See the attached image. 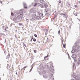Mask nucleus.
Masks as SVG:
<instances>
[{
  "mask_svg": "<svg viewBox=\"0 0 80 80\" xmlns=\"http://www.w3.org/2000/svg\"><path fill=\"white\" fill-rule=\"evenodd\" d=\"M41 8H43V6L42 5L41 6Z\"/></svg>",
  "mask_w": 80,
  "mask_h": 80,
  "instance_id": "41",
  "label": "nucleus"
},
{
  "mask_svg": "<svg viewBox=\"0 0 80 80\" xmlns=\"http://www.w3.org/2000/svg\"><path fill=\"white\" fill-rule=\"evenodd\" d=\"M43 77L44 78H47L48 77V75H47V74H45L43 76Z\"/></svg>",
  "mask_w": 80,
  "mask_h": 80,
  "instance_id": "4",
  "label": "nucleus"
},
{
  "mask_svg": "<svg viewBox=\"0 0 80 80\" xmlns=\"http://www.w3.org/2000/svg\"><path fill=\"white\" fill-rule=\"evenodd\" d=\"M16 75H17V72L16 73Z\"/></svg>",
  "mask_w": 80,
  "mask_h": 80,
  "instance_id": "59",
  "label": "nucleus"
},
{
  "mask_svg": "<svg viewBox=\"0 0 80 80\" xmlns=\"http://www.w3.org/2000/svg\"><path fill=\"white\" fill-rule=\"evenodd\" d=\"M38 4H39V6H40V4L39 3H38Z\"/></svg>",
  "mask_w": 80,
  "mask_h": 80,
  "instance_id": "54",
  "label": "nucleus"
},
{
  "mask_svg": "<svg viewBox=\"0 0 80 80\" xmlns=\"http://www.w3.org/2000/svg\"><path fill=\"white\" fill-rule=\"evenodd\" d=\"M39 16H40V17H42L43 16L44 17V16H43V15L42 13H40L39 14Z\"/></svg>",
  "mask_w": 80,
  "mask_h": 80,
  "instance_id": "8",
  "label": "nucleus"
},
{
  "mask_svg": "<svg viewBox=\"0 0 80 80\" xmlns=\"http://www.w3.org/2000/svg\"><path fill=\"white\" fill-rule=\"evenodd\" d=\"M23 46H24L25 47H26L27 45H26V44H25L24 43H23Z\"/></svg>",
  "mask_w": 80,
  "mask_h": 80,
  "instance_id": "23",
  "label": "nucleus"
},
{
  "mask_svg": "<svg viewBox=\"0 0 80 80\" xmlns=\"http://www.w3.org/2000/svg\"><path fill=\"white\" fill-rule=\"evenodd\" d=\"M34 36L35 37H37V34H34Z\"/></svg>",
  "mask_w": 80,
  "mask_h": 80,
  "instance_id": "34",
  "label": "nucleus"
},
{
  "mask_svg": "<svg viewBox=\"0 0 80 80\" xmlns=\"http://www.w3.org/2000/svg\"><path fill=\"white\" fill-rule=\"evenodd\" d=\"M23 5L24 7V8L26 9L27 8V4L25 2H23Z\"/></svg>",
  "mask_w": 80,
  "mask_h": 80,
  "instance_id": "3",
  "label": "nucleus"
},
{
  "mask_svg": "<svg viewBox=\"0 0 80 80\" xmlns=\"http://www.w3.org/2000/svg\"><path fill=\"white\" fill-rule=\"evenodd\" d=\"M66 5L67 6H68V7H70V3L69 2H68L66 3Z\"/></svg>",
  "mask_w": 80,
  "mask_h": 80,
  "instance_id": "6",
  "label": "nucleus"
},
{
  "mask_svg": "<svg viewBox=\"0 0 80 80\" xmlns=\"http://www.w3.org/2000/svg\"><path fill=\"white\" fill-rule=\"evenodd\" d=\"M77 19H78V18H77Z\"/></svg>",
  "mask_w": 80,
  "mask_h": 80,
  "instance_id": "64",
  "label": "nucleus"
},
{
  "mask_svg": "<svg viewBox=\"0 0 80 80\" xmlns=\"http://www.w3.org/2000/svg\"><path fill=\"white\" fill-rule=\"evenodd\" d=\"M15 37L16 38H17V36L15 35Z\"/></svg>",
  "mask_w": 80,
  "mask_h": 80,
  "instance_id": "55",
  "label": "nucleus"
},
{
  "mask_svg": "<svg viewBox=\"0 0 80 80\" xmlns=\"http://www.w3.org/2000/svg\"><path fill=\"white\" fill-rule=\"evenodd\" d=\"M40 2L42 3H45V1L43 0H40Z\"/></svg>",
  "mask_w": 80,
  "mask_h": 80,
  "instance_id": "9",
  "label": "nucleus"
},
{
  "mask_svg": "<svg viewBox=\"0 0 80 80\" xmlns=\"http://www.w3.org/2000/svg\"><path fill=\"white\" fill-rule=\"evenodd\" d=\"M48 16H49V15H50V14H48Z\"/></svg>",
  "mask_w": 80,
  "mask_h": 80,
  "instance_id": "57",
  "label": "nucleus"
},
{
  "mask_svg": "<svg viewBox=\"0 0 80 80\" xmlns=\"http://www.w3.org/2000/svg\"><path fill=\"white\" fill-rule=\"evenodd\" d=\"M11 16H15V15L13 14L12 12H11Z\"/></svg>",
  "mask_w": 80,
  "mask_h": 80,
  "instance_id": "26",
  "label": "nucleus"
},
{
  "mask_svg": "<svg viewBox=\"0 0 80 80\" xmlns=\"http://www.w3.org/2000/svg\"><path fill=\"white\" fill-rule=\"evenodd\" d=\"M79 3H80V2H79Z\"/></svg>",
  "mask_w": 80,
  "mask_h": 80,
  "instance_id": "62",
  "label": "nucleus"
},
{
  "mask_svg": "<svg viewBox=\"0 0 80 80\" xmlns=\"http://www.w3.org/2000/svg\"><path fill=\"white\" fill-rule=\"evenodd\" d=\"M4 27H5V26H2V28H4Z\"/></svg>",
  "mask_w": 80,
  "mask_h": 80,
  "instance_id": "56",
  "label": "nucleus"
},
{
  "mask_svg": "<svg viewBox=\"0 0 80 80\" xmlns=\"http://www.w3.org/2000/svg\"><path fill=\"white\" fill-rule=\"evenodd\" d=\"M34 53H36L37 52V51L35 50H34Z\"/></svg>",
  "mask_w": 80,
  "mask_h": 80,
  "instance_id": "39",
  "label": "nucleus"
},
{
  "mask_svg": "<svg viewBox=\"0 0 80 80\" xmlns=\"http://www.w3.org/2000/svg\"><path fill=\"white\" fill-rule=\"evenodd\" d=\"M77 77H79V75H78L77 76H76Z\"/></svg>",
  "mask_w": 80,
  "mask_h": 80,
  "instance_id": "46",
  "label": "nucleus"
},
{
  "mask_svg": "<svg viewBox=\"0 0 80 80\" xmlns=\"http://www.w3.org/2000/svg\"><path fill=\"white\" fill-rule=\"evenodd\" d=\"M75 51L76 52H78V50L77 49H76L75 50Z\"/></svg>",
  "mask_w": 80,
  "mask_h": 80,
  "instance_id": "31",
  "label": "nucleus"
},
{
  "mask_svg": "<svg viewBox=\"0 0 80 80\" xmlns=\"http://www.w3.org/2000/svg\"><path fill=\"white\" fill-rule=\"evenodd\" d=\"M40 17L39 16H38L36 17V19L37 20H38L39 19H40Z\"/></svg>",
  "mask_w": 80,
  "mask_h": 80,
  "instance_id": "7",
  "label": "nucleus"
},
{
  "mask_svg": "<svg viewBox=\"0 0 80 80\" xmlns=\"http://www.w3.org/2000/svg\"><path fill=\"white\" fill-rule=\"evenodd\" d=\"M32 69H33V67H32L31 68L30 70V72H32Z\"/></svg>",
  "mask_w": 80,
  "mask_h": 80,
  "instance_id": "32",
  "label": "nucleus"
},
{
  "mask_svg": "<svg viewBox=\"0 0 80 80\" xmlns=\"http://www.w3.org/2000/svg\"><path fill=\"white\" fill-rule=\"evenodd\" d=\"M77 48L78 50H80V46L78 47Z\"/></svg>",
  "mask_w": 80,
  "mask_h": 80,
  "instance_id": "30",
  "label": "nucleus"
},
{
  "mask_svg": "<svg viewBox=\"0 0 80 80\" xmlns=\"http://www.w3.org/2000/svg\"><path fill=\"white\" fill-rule=\"evenodd\" d=\"M5 28H6V29H7L8 28V27H6Z\"/></svg>",
  "mask_w": 80,
  "mask_h": 80,
  "instance_id": "53",
  "label": "nucleus"
},
{
  "mask_svg": "<svg viewBox=\"0 0 80 80\" xmlns=\"http://www.w3.org/2000/svg\"><path fill=\"white\" fill-rule=\"evenodd\" d=\"M35 20V18H32L31 19V20L33 21V20Z\"/></svg>",
  "mask_w": 80,
  "mask_h": 80,
  "instance_id": "22",
  "label": "nucleus"
},
{
  "mask_svg": "<svg viewBox=\"0 0 80 80\" xmlns=\"http://www.w3.org/2000/svg\"><path fill=\"white\" fill-rule=\"evenodd\" d=\"M27 67H28V66H25L24 67V68H25H25H27Z\"/></svg>",
  "mask_w": 80,
  "mask_h": 80,
  "instance_id": "49",
  "label": "nucleus"
},
{
  "mask_svg": "<svg viewBox=\"0 0 80 80\" xmlns=\"http://www.w3.org/2000/svg\"><path fill=\"white\" fill-rule=\"evenodd\" d=\"M44 7L45 8H47L48 7V5H47V3H44Z\"/></svg>",
  "mask_w": 80,
  "mask_h": 80,
  "instance_id": "11",
  "label": "nucleus"
},
{
  "mask_svg": "<svg viewBox=\"0 0 80 80\" xmlns=\"http://www.w3.org/2000/svg\"><path fill=\"white\" fill-rule=\"evenodd\" d=\"M73 67L75 66V63H73Z\"/></svg>",
  "mask_w": 80,
  "mask_h": 80,
  "instance_id": "37",
  "label": "nucleus"
},
{
  "mask_svg": "<svg viewBox=\"0 0 80 80\" xmlns=\"http://www.w3.org/2000/svg\"><path fill=\"white\" fill-rule=\"evenodd\" d=\"M59 3H62V1L60 0H59L58 1Z\"/></svg>",
  "mask_w": 80,
  "mask_h": 80,
  "instance_id": "33",
  "label": "nucleus"
},
{
  "mask_svg": "<svg viewBox=\"0 0 80 80\" xmlns=\"http://www.w3.org/2000/svg\"><path fill=\"white\" fill-rule=\"evenodd\" d=\"M33 41L34 42H35L36 41V39H35V38H34L33 39Z\"/></svg>",
  "mask_w": 80,
  "mask_h": 80,
  "instance_id": "35",
  "label": "nucleus"
},
{
  "mask_svg": "<svg viewBox=\"0 0 80 80\" xmlns=\"http://www.w3.org/2000/svg\"><path fill=\"white\" fill-rule=\"evenodd\" d=\"M29 12L30 13H35L36 11L34 8H32L30 10Z\"/></svg>",
  "mask_w": 80,
  "mask_h": 80,
  "instance_id": "1",
  "label": "nucleus"
},
{
  "mask_svg": "<svg viewBox=\"0 0 80 80\" xmlns=\"http://www.w3.org/2000/svg\"><path fill=\"white\" fill-rule=\"evenodd\" d=\"M50 75H51V77H53V74H50Z\"/></svg>",
  "mask_w": 80,
  "mask_h": 80,
  "instance_id": "42",
  "label": "nucleus"
},
{
  "mask_svg": "<svg viewBox=\"0 0 80 80\" xmlns=\"http://www.w3.org/2000/svg\"><path fill=\"white\" fill-rule=\"evenodd\" d=\"M63 47L64 48H65V44H63Z\"/></svg>",
  "mask_w": 80,
  "mask_h": 80,
  "instance_id": "45",
  "label": "nucleus"
},
{
  "mask_svg": "<svg viewBox=\"0 0 80 80\" xmlns=\"http://www.w3.org/2000/svg\"><path fill=\"white\" fill-rule=\"evenodd\" d=\"M37 5V3H36L35 5L34 6V7H36V5Z\"/></svg>",
  "mask_w": 80,
  "mask_h": 80,
  "instance_id": "38",
  "label": "nucleus"
},
{
  "mask_svg": "<svg viewBox=\"0 0 80 80\" xmlns=\"http://www.w3.org/2000/svg\"><path fill=\"white\" fill-rule=\"evenodd\" d=\"M22 17H21L20 16V15H18L17 17V18H18V19H20V18H22Z\"/></svg>",
  "mask_w": 80,
  "mask_h": 80,
  "instance_id": "10",
  "label": "nucleus"
},
{
  "mask_svg": "<svg viewBox=\"0 0 80 80\" xmlns=\"http://www.w3.org/2000/svg\"><path fill=\"white\" fill-rule=\"evenodd\" d=\"M46 72H47V71H43L42 72V74H45V73H46Z\"/></svg>",
  "mask_w": 80,
  "mask_h": 80,
  "instance_id": "16",
  "label": "nucleus"
},
{
  "mask_svg": "<svg viewBox=\"0 0 80 80\" xmlns=\"http://www.w3.org/2000/svg\"><path fill=\"white\" fill-rule=\"evenodd\" d=\"M39 75H42V73H41V72H39Z\"/></svg>",
  "mask_w": 80,
  "mask_h": 80,
  "instance_id": "43",
  "label": "nucleus"
},
{
  "mask_svg": "<svg viewBox=\"0 0 80 80\" xmlns=\"http://www.w3.org/2000/svg\"><path fill=\"white\" fill-rule=\"evenodd\" d=\"M6 41H7V40H6V39H5V43H6V42H7Z\"/></svg>",
  "mask_w": 80,
  "mask_h": 80,
  "instance_id": "50",
  "label": "nucleus"
},
{
  "mask_svg": "<svg viewBox=\"0 0 80 80\" xmlns=\"http://www.w3.org/2000/svg\"><path fill=\"white\" fill-rule=\"evenodd\" d=\"M75 80H79V79H78V78H75Z\"/></svg>",
  "mask_w": 80,
  "mask_h": 80,
  "instance_id": "40",
  "label": "nucleus"
},
{
  "mask_svg": "<svg viewBox=\"0 0 80 80\" xmlns=\"http://www.w3.org/2000/svg\"><path fill=\"white\" fill-rule=\"evenodd\" d=\"M5 31H8L7 30V29H6V28H5Z\"/></svg>",
  "mask_w": 80,
  "mask_h": 80,
  "instance_id": "52",
  "label": "nucleus"
},
{
  "mask_svg": "<svg viewBox=\"0 0 80 80\" xmlns=\"http://www.w3.org/2000/svg\"><path fill=\"white\" fill-rule=\"evenodd\" d=\"M48 57V55H47V56H46V57H44V58H47V57Z\"/></svg>",
  "mask_w": 80,
  "mask_h": 80,
  "instance_id": "28",
  "label": "nucleus"
},
{
  "mask_svg": "<svg viewBox=\"0 0 80 80\" xmlns=\"http://www.w3.org/2000/svg\"><path fill=\"white\" fill-rule=\"evenodd\" d=\"M62 15H63L64 16H65V15H66L65 14H64V13H62Z\"/></svg>",
  "mask_w": 80,
  "mask_h": 80,
  "instance_id": "51",
  "label": "nucleus"
},
{
  "mask_svg": "<svg viewBox=\"0 0 80 80\" xmlns=\"http://www.w3.org/2000/svg\"><path fill=\"white\" fill-rule=\"evenodd\" d=\"M9 65L8 64H7V68L8 69V66H9Z\"/></svg>",
  "mask_w": 80,
  "mask_h": 80,
  "instance_id": "27",
  "label": "nucleus"
},
{
  "mask_svg": "<svg viewBox=\"0 0 80 80\" xmlns=\"http://www.w3.org/2000/svg\"><path fill=\"white\" fill-rule=\"evenodd\" d=\"M58 33L59 34V35H60V30H59L58 31Z\"/></svg>",
  "mask_w": 80,
  "mask_h": 80,
  "instance_id": "29",
  "label": "nucleus"
},
{
  "mask_svg": "<svg viewBox=\"0 0 80 80\" xmlns=\"http://www.w3.org/2000/svg\"><path fill=\"white\" fill-rule=\"evenodd\" d=\"M24 68H25L24 67L23 68H22V69H21V70H23V69H24Z\"/></svg>",
  "mask_w": 80,
  "mask_h": 80,
  "instance_id": "47",
  "label": "nucleus"
},
{
  "mask_svg": "<svg viewBox=\"0 0 80 80\" xmlns=\"http://www.w3.org/2000/svg\"><path fill=\"white\" fill-rule=\"evenodd\" d=\"M79 80H80V78L78 79Z\"/></svg>",
  "mask_w": 80,
  "mask_h": 80,
  "instance_id": "60",
  "label": "nucleus"
},
{
  "mask_svg": "<svg viewBox=\"0 0 80 80\" xmlns=\"http://www.w3.org/2000/svg\"><path fill=\"white\" fill-rule=\"evenodd\" d=\"M22 13H23V12L22 10H20V14L21 15H22Z\"/></svg>",
  "mask_w": 80,
  "mask_h": 80,
  "instance_id": "14",
  "label": "nucleus"
},
{
  "mask_svg": "<svg viewBox=\"0 0 80 80\" xmlns=\"http://www.w3.org/2000/svg\"><path fill=\"white\" fill-rule=\"evenodd\" d=\"M53 80H54V78H53Z\"/></svg>",
  "mask_w": 80,
  "mask_h": 80,
  "instance_id": "61",
  "label": "nucleus"
},
{
  "mask_svg": "<svg viewBox=\"0 0 80 80\" xmlns=\"http://www.w3.org/2000/svg\"><path fill=\"white\" fill-rule=\"evenodd\" d=\"M78 65H80V57L78 58V60L77 62Z\"/></svg>",
  "mask_w": 80,
  "mask_h": 80,
  "instance_id": "5",
  "label": "nucleus"
},
{
  "mask_svg": "<svg viewBox=\"0 0 80 80\" xmlns=\"http://www.w3.org/2000/svg\"><path fill=\"white\" fill-rule=\"evenodd\" d=\"M23 24L21 23H19V25L20 26H21V25H22Z\"/></svg>",
  "mask_w": 80,
  "mask_h": 80,
  "instance_id": "25",
  "label": "nucleus"
},
{
  "mask_svg": "<svg viewBox=\"0 0 80 80\" xmlns=\"http://www.w3.org/2000/svg\"><path fill=\"white\" fill-rule=\"evenodd\" d=\"M33 36H32V38H31V42H32V40H33Z\"/></svg>",
  "mask_w": 80,
  "mask_h": 80,
  "instance_id": "21",
  "label": "nucleus"
},
{
  "mask_svg": "<svg viewBox=\"0 0 80 80\" xmlns=\"http://www.w3.org/2000/svg\"><path fill=\"white\" fill-rule=\"evenodd\" d=\"M3 76H4V74H3Z\"/></svg>",
  "mask_w": 80,
  "mask_h": 80,
  "instance_id": "63",
  "label": "nucleus"
},
{
  "mask_svg": "<svg viewBox=\"0 0 80 80\" xmlns=\"http://www.w3.org/2000/svg\"><path fill=\"white\" fill-rule=\"evenodd\" d=\"M50 67L51 68H53V66H52V64L50 65Z\"/></svg>",
  "mask_w": 80,
  "mask_h": 80,
  "instance_id": "18",
  "label": "nucleus"
},
{
  "mask_svg": "<svg viewBox=\"0 0 80 80\" xmlns=\"http://www.w3.org/2000/svg\"><path fill=\"white\" fill-rule=\"evenodd\" d=\"M75 48H76L74 46H73L72 47V49H73V50H75Z\"/></svg>",
  "mask_w": 80,
  "mask_h": 80,
  "instance_id": "19",
  "label": "nucleus"
},
{
  "mask_svg": "<svg viewBox=\"0 0 80 80\" xmlns=\"http://www.w3.org/2000/svg\"><path fill=\"white\" fill-rule=\"evenodd\" d=\"M62 42H63V40L62 39H63V37H62Z\"/></svg>",
  "mask_w": 80,
  "mask_h": 80,
  "instance_id": "48",
  "label": "nucleus"
},
{
  "mask_svg": "<svg viewBox=\"0 0 80 80\" xmlns=\"http://www.w3.org/2000/svg\"><path fill=\"white\" fill-rule=\"evenodd\" d=\"M78 12H76L75 13H74V15L75 16H78Z\"/></svg>",
  "mask_w": 80,
  "mask_h": 80,
  "instance_id": "17",
  "label": "nucleus"
},
{
  "mask_svg": "<svg viewBox=\"0 0 80 80\" xmlns=\"http://www.w3.org/2000/svg\"><path fill=\"white\" fill-rule=\"evenodd\" d=\"M35 16H36V15H35V14H33L32 15V18H35Z\"/></svg>",
  "mask_w": 80,
  "mask_h": 80,
  "instance_id": "15",
  "label": "nucleus"
},
{
  "mask_svg": "<svg viewBox=\"0 0 80 80\" xmlns=\"http://www.w3.org/2000/svg\"><path fill=\"white\" fill-rule=\"evenodd\" d=\"M34 1L36 3H37V2H38V0H34Z\"/></svg>",
  "mask_w": 80,
  "mask_h": 80,
  "instance_id": "24",
  "label": "nucleus"
},
{
  "mask_svg": "<svg viewBox=\"0 0 80 80\" xmlns=\"http://www.w3.org/2000/svg\"><path fill=\"white\" fill-rule=\"evenodd\" d=\"M10 57V54H8L7 56V58H6V59H7L8 58H9V57Z\"/></svg>",
  "mask_w": 80,
  "mask_h": 80,
  "instance_id": "13",
  "label": "nucleus"
},
{
  "mask_svg": "<svg viewBox=\"0 0 80 80\" xmlns=\"http://www.w3.org/2000/svg\"><path fill=\"white\" fill-rule=\"evenodd\" d=\"M74 60V62H77V59L76 58H73Z\"/></svg>",
  "mask_w": 80,
  "mask_h": 80,
  "instance_id": "12",
  "label": "nucleus"
},
{
  "mask_svg": "<svg viewBox=\"0 0 80 80\" xmlns=\"http://www.w3.org/2000/svg\"><path fill=\"white\" fill-rule=\"evenodd\" d=\"M45 35H47V32H46L45 33Z\"/></svg>",
  "mask_w": 80,
  "mask_h": 80,
  "instance_id": "58",
  "label": "nucleus"
},
{
  "mask_svg": "<svg viewBox=\"0 0 80 80\" xmlns=\"http://www.w3.org/2000/svg\"><path fill=\"white\" fill-rule=\"evenodd\" d=\"M74 52H75V50L73 49L72 50L71 53H74Z\"/></svg>",
  "mask_w": 80,
  "mask_h": 80,
  "instance_id": "20",
  "label": "nucleus"
},
{
  "mask_svg": "<svg viewBox=\"0 0 80 80\" xmlns=\"http://www.w3.org/2000/svg\"><path fill=\"white\" fill-rule=\"evenodd\" d=\"M71 57L72 58H77V54H74L72 55Z\"/></svg>",
  "mask_w": 80,
  "mask_h": 80,
  "instance_id": "2",
  "label": "nucleus"
},
{
  "mask_svg": "<svg viewBox=\"0 0 80 80\" xmlns=\"http://www.w3.org/2000/svg\"><path fill=\"white\" fill-rule=\"evenodd\" d=\"M74 7H75L76 8H77V7H78V6L77 5H74Z\"/></svg>",
  "mask_w": 80,
  "mask_h": 80,
  "instance_id": "36",
  "label": "nucleus"
},
{
  "mask_svg": "<svg viewBox=\"0 0 80 80\" xmlns=\"http://www.w3.org/2000/svg\"><path fill=\"white\" fill-rule=\"evenodd\" d=\"M61 15H63V13H60L59 14Z\"/></svg>",
  "mask_w": 80,
  "mask_h": 80,
  "instance_id": "44",
  "label": "nucleus"
}]
</instances>
